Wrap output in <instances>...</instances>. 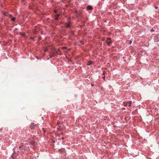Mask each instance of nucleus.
Wrapping results in <instances>:
<instances>
[{
    "mask_svg": "<svg viewBox=\"0 0 159 159\" xmlns=\"http://www.w3.org/2000/svg\"><path fill=\"white\" fill-rule=\"evenodd\" d=\"M36 138V137L34 136L33 137L31 138L30 139V143L32 145H34V144L35 143V139Z\"/></svg>",
    "mask_w": 159,
    "mask_h": 159,
    "instance_id": "obj_1",
    "label": "nucleus"
},
{
    "mask_svg": "<svg viewBox=\"0 0 159 159\" xmlns=\"http://www.w3.org/2000/svg\"><path fill=\"white\" fill-rule=\"evenodd\" d=\"M19 148L22 152H24L25 151V146H24L23 145L19 147Z\"/></svg>",
    "mask_w": 159,
    "mask_h": 159,
    "instance_id": "obj_2",
    "label": "nucleus"
},
{
    "mask_svg": "<svg viewBox=\"0 0 159 159\" xmlns=\"http://www.w3.org/2000/svg\"><path fill=\"white\" fill-rule=\"evenodd\" d=\"M111 38H107V43L109 45L111 43Z\"/></svg>",
    "mask_w": 159,
    "mask_h": 159,
    "instance_id": "obj_3",
    "label": "nucleus"
},
{
    "mask_svg": "<svg viewBox=\"0 0 159 159\" xmlns=\"http://www.w3.org/2000/svg\"><path fill=\"white\" fill-rule=\"evenodd\" d=\"M35 125L34 124V123H31L30 126V127L32 129H34Z\"/></svg>",
    "mask_w": 159,
    "mask_h": 159,
    "instance_id": "obj_4",
    "label": "nucleus"
},
{
    "mask_svg": "<svg viewBox=\"0 0 159 159\" xmlns=\"http://www.w3.org/2000/svg\"><path fill=\"white\" fill-rule=\"evenodd\" d=\"M87 9L89 10H92L93 9V7L92 6L90 5H89L87 6Z\"/></svg>",
    "mask_w": 159,
    "mask_h": 159,
    "instance_id": "obj_5",
    "label": "nucleus"
},
{
    "mask_svg": "<svg viewBox=\"0 0 159 159\" xmlns=\"http://www.w3.org/2000/svg\"><path fill=\"white\" fill-rule=\"evenodd\" d=\"M70 22H69L68 23H66V28H70Z\"/></svg>",
    "mask_w": 159,
    "mask_h": 159,
    "instance_id": "obj_6",
    "label": "nucleus"
},
{
    "mask_svg": "<svg viewBox=\"0 0 159 159\" xmlns=\"http://www.w3.org/2000/svg\"><path fill=\"white\" fill-rule=\"evenodd\" d=\"M93 62V61H88L87 65H88V66L89 65H90L92 64Z\"/></svg>",
    "mask_w": 159,
    "mask_h": 159,
    "instance_id": "obj_7",
    "label": "nucleus"
},
{
    "mask_svg": "<svg viewBox=\"0 0 159 159\" xmlns=\"http://www.w3.org/2000/svg\"><path fill=\"white\" fill-rule=\"evenodd\" d=\"M59 16H60L59 14H57V15H55V19L56 20H58V17Z\"/></svg>",
    "mask_w": 159,
    "mask_h": 159,
    "instance_id": "obj_8",
    "label": "nucleus"
},
{
    "mask_svg": "<svg viewBox=\"0 0 159 159\" xmlns=\"http://www.w3.org/2000/svg\"><path fill=\"white\" fill-rule=\"evenodd\" d=\"M131 103L132 102L131 101H130L129 102H128V106L129 107H130L131 106Z\"/></svg>",
    "mask_w": 159,
    "mask_h": 159,
    "instance_id": "obj_9",
    "label": "nucleus"
},
{
    "mask_svg": "<svg viewBox=\"0 0 159 159\" xmlns=\"http://www.w3.org/2000/svg\"><path fill=\"white\" fill-rule=\"evenodd\" d=\"M128 104V102H124V104L125 106H127Z\"/></svg>",
    "mask_w": 159,
    "mask_h": 159,
    "instance_id": "obj_10",
    "label": "nucleus"
},
{
    "mask_svg": "<svg viewBox=\"0 0 159 159\" xmlns=\"http://www.w3.org/2000/svg\"><path fill=\"white\" fill-rule=\"evenodd\" d=\"M105 72H104L103 74L104 75V76L102 77V78L104 79V80H105V76H104V75H105Z\"/></svg>",
    "mask_w": 159,
    "mask_h": 159,
    "instance_id": "obj_11",
    "label": "nucleus"
},
{
    "mask_svg": "<svg viewBox=\"0 0 159 159\" xmlns=\"http://www.w3.org/2000/svg\"><path fill=\"white\" fill-rule=\"evenodd\" d=\"M16 19L14 17H12L11 19V20L12 21H14Z\"/></svg>",
    "mask_w": 159,
    "mask_h": 159,
    "instance_id": "obj_12",
    "label": "nucleus"
},
{
    "mask_svg": "<svg viewBox=\"0 0 159 159\" xmlns=\"http://www.w3.org/2000/svg\"><path fill=\"white\" fill-rule=\"evenodd\" d=\"M155 8L156 9H158V6H155Z\"/></svg>",
    "mask_w": 159,
    "mask_h": 159,
    "instance_id": "obj_13",
    "label": "nucleus"
},
{
    "mask_svg": "<svg viewBox=\"0 0 159 159\" xmlns=\"http://www.w3.org/2000/svg\"><path fill=\"white\" fill-rule=\"evenodd\" d=\"M132 42L131 41H130L129 43V44H130L132 43Z\"/></svg>",
    "mask_w": 159,
    "mask_h": 159,
    "instance_id": "obj_14",
    "label": "nucleus"
},
{
    "mask_svg": "<svg viewBox=\"0 0 159 159\" xmlns=\"http://www.w3.org/2000/svg\"><path fill=\"white\" fill-rule=\"evenodd\" d=\"M151 31H154V30L153 29H152L151 30Z\"/></svg>",
    "mask_w": 159,
    "mask_h": 159,
    "instance_id": "obj_15",
    "label": "nucleus"
},
{
    "mask_svg": "<svg viewBox=\"0 0 159 159\" xmlns=\"http://www.w3.org/2000/svg\"><path fill=\"white\" fill-rule=\"evenodd\" d=\"M66 48L65 47H63V49H66Z\"/></svg>",
    "mask_w": 159,
    "mask_h": 159,
    "instance_id": "obj_16",
    "label": "nucleus"
},
{
    "mask_svg": "<svg viewBox=\"0 0 159 159\" xmlns=\"http://www.w3.org/2000/svg\"><path fill=\"white\" fill-rule=\"evenodd\" d=\"M60 123V122L59 121V122H57V124H59Z\"/></svg>",
    "mask_w": 159,
    "mask_h": 159,
    "instance_id": "obj_17",
    "label": "nucleus"
},
{
    "mask_svg": "<svg viewBox=\"0 0 159 159\" xmlns=\"http://www.w3.org/2000/svg\"><path fill=\"white\" fill-rule=\"evenodd\" d=\"M12 15H9V16H10V17H12Z\"/></svg>",
    "mask_w": 159,
    "mask_h": 159,
    "instance_id": "obj_18",
    "label": "nucleus"
},
{
    "mask_svg": "<svg viewBox=\"0 0 159 159\" xmlns=\"http://www.w3.org/2000/svg\"><path fill=\"white\" fill-rule=\"evenodd\" d=\"M54 12H55V13H56V12H57V11H56V10H54Z\"/></svg>",
    "mask_w": 159,
    "mask_h": 159,
    "instance_id": "obj_19",
    "label": "nucleus"
},
{
    "mask_svg": "<svg viewBox=\"0 0 159 159\" xmlns=\"http://www.w3.org/2000/svg\"><path fill=\"white\" fill-rule=\"evenodd\" d=\"M91 86H93L94 85V84H91Z\"/></svg>",
    "mask_w": 159,
    "mask_h": 159,
    "instance_id": "obj_20",
    "label": "nucleus"
},
{
    "mask_svg": "<svg viewBox=\"0 0 159 159\" xmlns=\"http://www.w3.org/2000/svg\"><path fill=\"white\" fill-rule=\"evenodd\" d=\"M52 56H50V58H52Z\"/></svg>",
    "mask_w": 159,
    "mask_h": 159,
    "instance_id": "obj_21",
    "label": "nucleus"
},
{
    "mask_svg": "<svg viewBox=\"0 0 159 159\" xmlns=\"http://www.w3.org/2000/svg\"><path fill=\"white\" fill-rule=\"evenodd\" d=\"M36 58H37V59H38V58H39V57H36Z\"/></svg>",
    "mask_w": 159,
    "mask_h": 159,
    "instance_id": "obj_22",
    "label": "nucleus"
},
{
    "mask_svg": "<svg viewBox=\"0 0 159 159\" xmlns=\"http://www.w3.org/2000/svg\"><path fill=\"white\" fill-rule=\"evenodd\" d=\"M43 131H44V129H43Z\"/></svg>",
    "mask_w": 159,
    "mask_h": 159,
    "instance_id": "obj_23",
    "label": "nucleus"
}]
</instances>
